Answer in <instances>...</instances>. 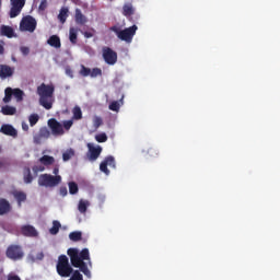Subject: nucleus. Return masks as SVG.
I'll list each match as a JSON object with an SVG mask.
<instances>
[{"mask_svg": "<svg viewBox=\"0 0 280 280\" xmlns=\"http://www.w3.org/2000/svg\"><path fill=\"white\" fill-rule=\"evenodd\" d=\"M67 255L70 257V262L73 268H79L88 279H91V270L93 262L91 261V253L89 248H83L81 252L78 248H69Z\"/></svg>", "mask_w": 280, "mask_h": 280, "instance_id": "1", "label": "nucleus"}, {"mask_svg": "<svg viewBox=\"0 0 280 280\" xmlns=\"http://www.w3.org/2000/svg\"><path fill=\"white\" fill-rule=\"evenodd\" d=\"M56 88L54 84H45L42 83L37 86V95H39V106H43L46 110H51L54 108V103L56 98L54 97V93Z\"/></svg>", "mask_w": 280, "mask_h": 280, "instance_id": "2", "label": "nucleus"}, {"mask_svg": "<svg viewBox=\"0 0 280 280\" xmlns=\"http://www.w3.org/2000/svg\"><path fill=\"white\" fill-rule=\"evenodd\" d=\"M57 275L67 279L73 275V267L69 262V257L67 255H60L56 265Z\"/></svg>", "mask_w": 280, "mask_h": 280, "instance_id": "3", "label": "nucleus"}, {"mask_svg": "<svg viewBox=\"0 0 280 280\" xmlns=\"http://www.w3.org/2000/svg\"><path fill=\"white\" fill-rule=\"evenodd\" d=\"M62 183V176L51 175V174H42L38 177L39 187H58Z\"/></svg>", "mask_w": 280, "mask_h": 280, "instance_id": "4", "label": "nucleus"}, {"mask_svg": "<svg viewBox=\"0 0 280 280\" xmlns=\"http://www.w3.org/2000/svg\"><path fill=\"white\" fill-rule=\"evenodd\" d=\"M5 255L8 259H12V261H20L25 257V253L23 252V247L21 245H10L7 248Z\"/></svg>", "mask_w": 280, "mask_h": 280, "instance_id": "5", "label": "nucleus"}, {"mask_svg": "<svg viewBox=\"0 0 280 280\" xmlns=\"http://www.w3.org/2000/svg\"><path fill=\"white\" fill-rule=\"evenodd\" d=\"M21 32H35L36 31V19L32 15H26L22 18L20 22Z\"/></svg>", "mask_w": 280, "mask_h": 280, "instance_id": "6", "label": "nucleus"}, {"mask_svg": "<svg viewBox=\"0 0 280 280\" xmlns=\"http://www.w3.org/2000/svg\"><path fill=\"white\" fill-rule=\"evenodd\" d=\"M11 1V9L9 12L10 19H16L19 14L23 11V8H25V1L26 0H10Z\"/></svg>", "mask_w": 280, "mask_h": 280, "instance_id": "7", "label": "nucleus"}, {"mask_svg": "<svg viewBox=\"0 0 280 280\" xmlns=\"http://www.w3.org/2000/svg\"><path fill=\"white\" fill-rule=\"evenodd\" d=\"M137 25L127 27L118 33V38L120 40H125V43H132V38H135V35L137 34Z\"/></svg>", "mask_w": 280, "mask_h": 280, "instance_id": "8", "label": "nucleus"}, {"mask_svg": "<svg viewBox=\"0 0 280 280\" xmlns=\"http://www.w3.org/2000/svg\"><path fill=\"white\" fill-rule=\"evenodd\" d=\"M48 128L51 130L54 137H62L65 135V128L60 121H57L56 118L48 119Z\"/></svg>", "mask_w": 280, "mask_h": 280, "instance_id": "9", "label": "nucleus"}, {"mask_svg": "<svg viewBox=\"0 0 280 280\" xmlns=\"http://www.w3.org/2000/svg\"><path fill=\"white\" fill-rule=\"evenodd\" d=\"M103 59L105 60L106 65H117V52L110 47H104Z\"/></svg>", "mask_w": 280, "mask_h": 280, "instance_id": "10", "label": "nucleus"}, {"mask_svg": "<svg viewBox=\"0 0 280 280\" xmlns=\"http://www.w3.org/2000/svg\"><path fill=\"white\" fill-rule=\"evenodd\" d=\"M88 159L89 161H97L100 159V154H102V147L93 145L92 143H88Z\"/></svg>", "mask_w": 280, "mask_h": 280, "instance_id": "11", "label": "nucleus"}, {"mask_svg": "<svg viewBox=\"0 0 280 280\" xmlns=\"http://www.w3.org/2000/svg\"><path fill=\"white\" fill-rule=\"evenodd\" d=\"M108 166L115 167V158L113 155L106 156L104 159V161L101 162V164H100V170L103 172V174H106V176H108V174H110Z\"/></svg>", "mask_w": 280, "mask_h": 280, "instance_id": "12", "label": "nucleus"}, {"mask_svg": "<svg viewBox=\"0 0 280 280\" xmlns=\"http://www.w3.org/2000/svg\"><path fill=\"white\" fill-rule=\"evenodd\" d=\"M20 232L24 237H38V231L33 225H22Z\"/></svg>", "mask_w": 280, "mask_h": 280, "instance_id": "13", "label": "nucleus"}, {"mask_svg": "<svg viewBox=\"0 0 280 280\" xmlns=\"http://www.w3.org/2000/svg\"><path fill=\"white\" fill-rule=\"evenodd\" d=\"M0 132H2V135H5L7 137H13L14 139L19 137V131H16L14 126L8 124L1 126Z\"/></svg>", "mask_w": 280, "mask_h": 280, "instance_id": "14", "label": "nucleus"}, {"mask_svg": "<svg viewBox=\"0 0 280 280\" xmlns=\"http://www.w3.org/2000/svg\"><path fill=\"white\" fill-rule=\"evenodd\" d=\"M12 211V206L7 199L0 198V215H8Z\"/></svg>", "mask_w": 280, "mask_h": 280, "instance_id": "15", "label": "nucleus"}, {"mask_svg": "<svg viewBox=\"0 0 280 280\" xmlns=\"http://www.w3.org/2000/svg\"><path fill=\"white\" fill-rule=\"evenodd\" d=\"M74 21L77 25H86L89 23V19L82 14V10L80 9H75Z\"/></svg>", "mask_w": 280, "mask_h": 280, "instance_id": "16", "label": "nucleus"}, {"mask_svg": "<svg viewBox=\"0 0 280 280\" xmlns=\"http://www.w3.org/2000/svg\"><path fill=\"white\" fill-rule=\"evenodd\" d=\"M14 70L10 66L0 65V78L5 80V78H12Z\"/></svg>", "mask_w": 280, "mask_h": 280, "instance_id": "17", "label": "nucleus"}, {"mask_svg": "<svg viewBox=\"0 0 280 280\" xmlns=\"http://www.w3.org/2000/svg\"><path fill=\"white\" fill-rule=\"evenodd\" d=\"M47 44L50 47H55V49H60V47H62V44L60 43V37L58 35H51L48 39H47Z\"/></svg>", "mask_w": 280, "mask_h": 280, "instance_id": "18", "label": "nucleus"}, {"mask_svg": "<svg viewBox=\"0 0 280 280\" xmlns=\"http://www.w3.org/2000/svg\"><path fill=\"white\" fill-rule=\"evenodd\" d=\"M1 36H7V38H14V28L8 25H2L0 27Z\"/></svg>", "mask_w": 280, "mask_h": 280, "instance_id": "19", "label": "nucleus"}, {"mask_svg": "<svg viewBox=\"0 0 280 280\" xmlns=\"http://www.w3.org/2000/svg\"><path fill=\"white\" fill-rule=\"evenodd\" d=\"M90 206H91V202H89V200L80 199L78 205L79 213H82V214L86 213Z\"/></svg>", "mask_w": 280, "mask_h": 280, "instance_id": "20", "label": "nucleus"}, {"mask_svg": "<svg viewBox=\"0 0 280 280\" xmlns=\"http://www.w3.org/2000/svg\"><path fill=\"white\" fill-rule=\"evenodd\" d=\"M39 163L45 166L54 165L56 163V159L51 155H43L39 159Z\"/></svg>", "mask_w": 280, "mask_h": 280, "instance_id": "21", "label": "nucleus"}, {"mask_svg": "<svg viewBox=\"0 0 280 280\" xmlns=\"http://www.w3.org/2000/svg\"><path fill=\"white\" fill-rule=\"evenodd\" d=\"M13 196H14L15 200L18 201L19 207H21V202H25V200H27V195L21 190L14 191Z\"/></svg>", "mask_w": 280, "mask_h": 280, "instance_id": "22", "label": "nucleus"}, {"mask_svg": "<svg viewBox=\"0 0 280 280\" xmlns=\"http://www.w3.org/2000/svg\"><path fill=\"white\" fill-rule=\"evenodd\" d=\"M69 40L72 45L78 44V28L70 27V30H69Z\"/></svg>", "mask_w": 280, "mask_h": 280, "instance_id": "23", "label": "nucleus"}, {"mask_svg": "<svg viewBox=\"0 0 280 280\" xmlns=\"http://www.w3.org/2000/svg\"><path fill=\"white\" fill-rule=\"evenodd\" d=\"M23 178H24V183L26 185H30V183H32V180H34V177L32 176V170H30V167H24Z\"/></svg>", "mask_w": 280, "mask_h": 280, "instance_id": "24", "label": "nucleus"}, {"mask_svg": "<svg viewBox=\"0 0 280 280\" xmlns=\"http://www.w3.org/2000/svg\"><path fill=\"white\" fill-rule=\"evenodd\" d=\"M27 259L28 261H32V264H34V261H43V259H45V254L43 252H38L36 255L30 254Z\"/></svg>", "mask_w": 280, "mask_h": 280, "instance_id": "25", "label": "nucleus"}, {"mask_svg": "<svg viewBox=\"0 0 280 280\" xmlns=\"http://www.w3.org/2000/svg\"><path fill=\"white\" fill-rule=\"evenodd\" d=\"M122 14L124 16H132V14H135V8L132 7V3L124 4Z\"/></svg>", "mask_w": 280, "mask_h": 280, "instance_id": "26", "label": "nucleus"}, {"mask_svg": "<svg viewBox=\"0 0 280 280\" xmlns=\"http://www.w3.org/2000/svg\"><path fill=\"white\" fill-rule=\"evenodd\" d=\"M69 16V9L68 8H61L60 12L58 14V20L60 23H67V19Z\"/></svg>", "mask_w": 280, "mask_h": 280, "instance_id": "27", "label": "nucleus"}, {"mask_svg": "<svg viewBox=\"0 0 280 280\" xmlns=\"http://www.w3.org/2000/svg\"><path fill=\"white\" fill-rule=\"evenodd\" d=\"M12 95L15 97L16 102H22L23 97H25V92L21 89H12Z\"/></svg>", "mask_w": 280, "mask_h": 280, "instance_id": "28", "label": "nucleus"}, {"mask_svg": "<svg viewBox=\"0 0 280 280\" xmlns=\"http://www.w3.org/2000/svg\"><path fill=\"white\" fill-rule=\"evenodd\" d=\"M2 115H16V107L5 105L1 108Z\"/></svg>", "mask_w": 280, "mask_h": 280, "instance_id": "29", "label": "nucleus"}, {"mask_svg": "<svg viewBox=\"0 0 280 280\" xmlns=\"http://www.w3.org/2000/svg\"><path fill=\"white\" fill-rule=\"evenodd\" d=\"M12 88H7L4 90V97H3V102L4 104H10V102H12Z\"/></svg>", "mask_w": 280, "mask_h": 280, "instance_id": "30", "label": "nucleus"}, {"mask_svg": "<svg viewBox=\"0 0 280 280\" xmlns=\"http://www.w3.org/2000/svg\"><path fill=\"white\" fill-rule=\"evenodd\" d=\"M73 156H75V151L73 149H69L66 152H63L62 160L65 162L71 161V159H73Z\"/></svg>", "mask_w": 280, "mask_h": 280, "instance_id": "31", "label": "nucleus"}, {"mask_svg": "<svg viewBox=\"0 0 280 280\" xmlns=\"http://www.w3.org/2000/svg\"><path fill=\"white\" fill-rule=\"evenodd\" d=\"M60 226H62L59 221H54L52 222V226L49 230L50 235H58V233L60 232Z\"/></svg>", "mask_w": 280, "mask_h": 280, "instance_id": "32", "label": "nucleus"}, {"mask_svg": "<svg viewBox=\"0 0 280 280\" xmlns=\"http://www.w3.org/2000/svg\"><path fill=\"white\" fill-rule=\"evenodd\" d=\"M73 119L77 121L82 119V108L80 106H74L72 109Z\"/></svg>", "mask_w": 280, "mask_h": 280, "instance_id": "33", "label": "nucleus"}, {"mask_svg": "<svg viewBox=\"0 0 280 280\" xmlns=\"http://www.w3.org/2000/svg\"><path fill=\"white\" fill-rule=\"evenodd\" d=\"M71 242H80L82 240V232L74 231L69 234Z\"/></svg>", "mask_w": 280, "mask_h": 280, "instance_id": "34", "label": "nucleus"}, {"mask_svg": "<svg viewBox=\"0 0 280 280\" xmlns=\"http://www.w3.org/2000/svg\"><path fill=\"white\" fill-rule=\"evenodd\" d=\"M95 141H97V143H106L108 141V136L104 132L97 133L95 136Z\"/></svg>", "mask_w": 280, "mask_h": 280, "instance_id": "35", "label": "nucleus"}, {"mask_svg": "<svg viewBox=\"0 0 280 280\" xmlns=\"http://www.w3.org/2000/svg\"><path fill=\"white\" fill-rule=\"evenodd\" d=\"M68 187H69V194H71L72 196H75V194H78L79 188L75 182H70L68 184Z\"/></svg>", "mask_w": 280, "mask_h": 280, "instance_id": "36", "label": "nucleus"}, {"mask_svg": "<svg viewBox=\"0 0 280 280\" xmlns=\"http://www.w3.org/2000/svg\"><path fill=\"white\" fill-rule=\"evenodd\" d=\"M79 73L82 75V78H89V75H91V68L81 65V70L79 71Z\"/></svg>", "mask_w": 280, "mask_h": 280, "instance_id": "37", "label": "nucleus"}, {"mask_svg": "<svg viewBox=\"0 0 280 280\" xmlns=\"http://www.w3.org/2000/svg\"><path fill=\"white\" fill-rule=\"evenodd\" d=\"M44 139H49L51 137V131L47 127H42L38 132Z\"/></svg>", "mask_w": 280, "mask_h": 280, "instance_id": "38", "label": "nucleus"}, {"mask_svg": "<svg viewBox=\"0 0 280 280\" xmlns=\"http://www.w3.org/2000/svg\"><path fill=\"white\" fill-rule=\"evenodd\" d=\"M104 120L102 119V117L100 116H94L93 117V127L97 130V128H100V126H103Z\"/></svg>", "mask_w": 280, "mask_h": 280, "instance_id": "39", "label": "nucleus"}, {"mask_svg": "<svg viewBox=\"0 0 280 280\" xmlns=\"http://www.w3.org/2000/svg\"><path fill=\"white\" fill-rule=\"evenodd\" d=\"M68 280H84V277L80 273V270H73L70 279Z\"/></svg>", "mask_w": 280, "mask_h": 280, "instance_id": "40", "label": "nucleus"}, {"mask_svg": "<svg viewBox=\"0 0 280 280\" xmlns=\"http://www.w3.org/2000/svg\"><path fill=\"white\" fill-rule=\"evenodd\" d=\"M102 77V69L100 68H93L90 70V78H100Z\"/></svg>", "mask_w": 280, "mask_h": 280, "instance_id": "41", "label": "nucleus"}, {"mask_svg": "<svg viewBox=\"0 0 280 280\" xmlns=\"http://www.w3.org/2000/svg\"><path fill=\"white\" fill-rule=\"evenodd\" d=\"M38 114H32L30 117H28V121H30V126H36V124H38Z\"/></svg>", "mask_w": 280, "mask_h": 280, "instance_id": "42", "label": "nucleus"}, {"mask_svg": "<svg viewBox=\"0 0 280 280\" xmlns=\"http://www.w3.org/2000/svg\"><path fill=\"white\" fill-rule=\"evenodd\" d=\"M119 102L114 101L109 104V110H113L114 113H119Z\"/></svg>", "mask_w": 280, "mask_h": 280, "instance_id": "43", "label": "nucleus"}, {"mask_svg": "<svg viewBox=\"0 0 280 280\" xmlns=\"http://www.w3.org/2000/svg\"><path fill=\"white\" fill-rule=\"evenodd\" d=\"M148 154L149 156H151L152 159H155V156H159V149L156 148H150L148 150Z\"/></svg>", "mask_w": 280, "mask_h": 280, "instance_id": "44", "label": "nucleus"}, {"mask_svg": "<svg viewBox=\"0 0 280 280\" xmlns=\"http://www.w3.org/2000/svg\"><path fill=\"white\" fill-rule=\"evenodd\" d=\"M72 126H73V120H63L62 121V128H65V130H71Z\"/></svg>", "mask_w": 280, "mask_h": 280, "instance_id": "45", "label": "nucleus"}, {"mask_svg": "<svg viewBox=\"0 0 280 280\" xmlns=\"http://www.w3.org/2000/svg\"><path fill=\"white\" fill-rule=\"evenodd\" d=\"M82 34L84 38H93V36H95V30L91 28V31H85Z\"/></svg>", "mask_w": 280, "mask_h": 280, "instance_id": "46", "label": "nucleus"}, {"mask_svg": "<svg viewBox=\"0 0 280 280\" xmlns=\"http://www.w3.org/2000/svg\"><path fill=\"white\" fill-rule=\"evenodd\" d=\"M39 12H45L47 10V0H42L38 7Z\"/></svg>", "mask_w": 280, "mask_h": 280, "instance_id": "47", "label": "nucleus"}, {"mask_svg": "<svg viewBox=\"0 0 280 280\" xmlns=\"http://www.w3.org/2000/svg\"><path fill=\"white\" fill-rule=\"evenodd\" d=\"M34 143H36L37 145H39V143H43V137L39 135V133H37V135H35L34 136Z\"/></svg>", "mask_w": 280, "mask_h": 280, "instance_id": "48", "label": "nucleus"}, {"mask_svg": "<svg viewBox=\"0 0 280 280\" xmlns=\"http://www.w3.org/2000/svg\"><path fill=\"white\" fill-rule=\"evenodd\" d=\"M34 174H38V172H45V166L35 165L33 166Z\"/></svg>", "mask_w": 280, "mask_h": 280, "instance_id": "49", "label": "nucleus"}, {"mask_svg": "<svg viewBox=\"0 0 280 280\" xmlns=\"http://www.w3.org/2000/svg\"><path fill=\"white\" fill-rule=\"evenodd\" d=\"M65 71H66V75H68L69 78H73V70L71 69L70 66H67L65 68Z\"/></svg>", "mask_w": 280, "mask_h": 280, "instance_id": "50", "label": "nucleus"}, {"mask_svg": "<svg viewBox=\"0 0 280 280\" xmlns=\"http://www.w3.org/2000/svg\"><path fill=\"white\" fill-rule=\"evenodd\" d=\"M20 51L23 56H27L30 54V48H27V46H22L20 47Z\"/></svg>", "mask_w": 280, "mask_h": 280, "instance_id": "51", "label": "nucleus"}, {"mask_svg": "<svg viewBox=\"0 0 280 280\" xmlns=\"http://www.w3.org/2000/svg\"><path fill=\"white\" fill-rule=\"evenodd\" d=\"M59 194H60V196H63V197L67 196V194H68L67 187H65V186L60 187Z\"/></svg>", "mask_w": 280, "mask_h": 280, "instance_id": "52", "label": "nucleus"}, {"mask_svg": "<svg viewBox=\"0 0 280 280\" xmlns=\"http://www.w3.org/2000/svg\"><path fill=\"white\" fill-rule=\"evenodd\" d=\"M8 280H21V277L16 276V275H9Z\"/></svg>", "mask_w": 280, "mask_h": 280, "instance_id": "53", "label": "nucleus"}, {"mask_svg": "<svg viewBox=\"0 0 280 280\" xmlns=\"http://www.w3.org/2000/svg\"><path fill=\"white\" fill-rule=\"evenodd\" d=\"M110 31L112 32H115V34L119 37V33L121 32V31H119V28L117 27V26H112L110 27Z\"/></svg>", "mask_w": 280, "mask_h": 280, "instance_id": "54", "label": "nucleus"}, {"mask_svg": "<svg viewBox=\"0 0 280 280\" xmlns=\"http://www.w3.org/2000/svg\"><path fill=\"white\" fill-rule=\"evenodd\" d=\"M59 172H60V168H59L58 166H55L54 170H52V174H54L55 176H59V175H58Z\"/></svg>", "mask_w": 280, "mask_h": 280, "instance_id": "55", "label": "nucleus"}, {"mask_svg": "<svg viewBox=\"0 0 280 280\" xmlns=\"http://www.w3.org/2000/svg\"><path fill=\"white\" fill-rule=\"evenodd\" d=\"M22 130L27 132V130H30V126H27V124H25V122H22Z\"/></svg>", "mask_w": 280, "mask_h": 280, "instance_id": "56", "label": "nucleus"}, {"mask_svg": "<svg viewBox=\"0 0 280 280\" xmlns=\"http://www.w3.org/2000/svg\"><path fill=\"white\" fill-rule=\"evenodd\" d=\"M5 52V48L3 47V45H0V56L3 55Z\"/></svg>", "mask_w": 280, "mask_h": 280, "instance_id": "57", "label": "nucleus"}, {"mask_svg": "<svg viewBox=\"0 0 280 280\" xmlns=\"http://www.w3.org/2000/svg\"><path fill=\"white\" fill-rule=\"evenodd\" d=\"M2 1H3V0H0V10H1V5H2Z\"/></svg>", "mask_w": 280, "mask_h": 280, "instance_id": "58", "label": "nucleus"}]
</instances>
